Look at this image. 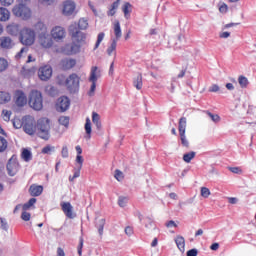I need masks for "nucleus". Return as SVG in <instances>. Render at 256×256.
Returning <instances> with one entry per match:
<instances>
[{
    "label": "nucleus",
    "instance_id": "6",
    "mask_svg": "<svg viewBox=\"0 0 256 256\" xmlns=\"http://www.w3.org/2000/svg\"><path fill=\"white\" fill-rule=\"evenodd\" d=\"M81 78L76 73L70 74L65 81V85L71 93H78L79 92V83Z\"/></svg>",
    "mask_w": 256,
    "mask_h": 256
},
{
    "label": "nucleus",
    "instance_id": "43",
    "mask_svg": "<svg viewBox=\"0 0 256 256\" xmlns=\"http://www.w3.org/2000/svg\"><path fill=\"white\" fill-rule=\"evenodd\" d=\"M211 195V191L207 187H202L201 188V196L204 197V199H207Z\"/></svg>",
    "mask_w": 256,
    "mask_h": 256
},
{
    "label": "nucleus",
    "instance_id": "15",
    "mask_svg": "<svg viewBox=\"0 0 256 256\" xmlns=\"http://www.w3.org/2000/svg\"><path fill=\"white\" fill-rule=\"evenodd\" d=\"M14 99L17 107H25V105H27V95H25L24 91L17 90Z\"/></svg>",
    "mask_w": 256,
    "mask_h": 256
},
{
    "label": "nucleus",
    "instance_id": "49",
    "mask_svg": "<svg viewBox=\"0 0 256 256\" xmlns=\"http://www.w3.org/2000/svg\"><path fill=\"white\" fill-rule=\"evenodd\" d=\"M61 155L64 159H67V157H69V149L67 148V146H63Z\"/></svg>",
    "mask_w": 256,
    "mask_h": 256
},
{
    "label": "nucleus",
    "instance_id": "63",
    "mask_svg": "<svg viewBox=\"0 0 256 256\" xmlns=\"http://www.w3.org/2000/svg\"><path fill=\"white\" fill-rule=\"evenodd\" d=\"M166 227H177V224L175 223V221L170 220L166 223Z\"/></svg>",
    "mask_w": 256,
    "mask_h": 256
},
{
    "label": "nucleus",
    "instance_id": "7",
    "mask_svg": "<svg viewBox=\"0 0 256 256\" xmlns=\"http://www.w3.org/2000/svg\"><path fill=\"white\" fill-rule=\"evenodd\" d=\"M186 129H187V118L182 117L179 119L178 131L180 135L181 144L183 145V147H186L188 149L189 140H187V136L185 135Z\"/></svg>",
    "mask_w": 256,
    "mask_h": 256
},
{
    "label": "nucleus",
    "instance_id": "10",
    "mask_svg": "<svg viewBox=\"0 0 256 256\" xmlns=\"http://www.w3.org/2000/svg\"><path fill=\"white\" fill-rule=\"evenodd\" d=\"M23 131L27 133V135H35V131H37L35 119L31 117L26 118L23 124Z\"/></svg>",
    "mask_w": 256,
    "mask_h": 256
},
{
    "label": "nucleus",
    "instance_id": "19",
    "mask_svg": "<svg viewBox=\"0 0 256 256\" xmlns=\"http://www.w3.org/2000/svg\"><path fill=\"white\" fill-rule=\"evenodd\" d=\"M60 65L64 71H69V69H73V67L77 65V61H75V59H63Z\"/></svg>",
    "mask_w": 256,
    "mask_h": 256
},
{
    "label": "nucleus",
    "instance_id": "46",
    "mask_svg": "<svg viewBox=\"0 0 256 256\" xmlns=\"http://www.w3.org/2000/svg\"><path fill=\"white\" fill-rule=\"evenodd\" d=\"M23 125H24V122L22 123L21 120H19V119H14L13 120V127L15 129H21V127H23Z\"/></svg>",
    "mask_w": 256,
    "mask_h": 256
},
{
    "label": "nucleus",
    "instance_id": "25",
    "mask_svg": "<svg viewBox=\"0 0 256 256\" xmlns=\"http://www.w3.org/2000/svg\"><path fill=\"white\" fill-rule=\"evenodd\" d=\"M21 157L26 163H29V161L33 159V154L27 148H24L22 150Z\"/></svg>",
    "mask_w": 256,
    "mask_h": 256
},
{
    "label": "nucleus",
    "instance_id": "21",
    "mask_svg": "<svg viewBox=\"0 0 256 256\" xmlns=\"http://www.w3.org/2000/svg\"><path fill=\"white\" fill-rule=\"evenodd\" d=\"M175 243L177 245V248L181 253H185V237L178 235L175 238Z\"/></svg>",
    "mask_w": 256,
    "mask_h": 256
},
{
    "label": "nucleus",
    "instance_id": "30",
    "mask_svg": "<svg viewBox=\"0 0 256 256\" xmlns=\"http://www.w3.org/2000/svg\"><path fill=\"white\" fill-rule=\"evenodd\" d=\"M96 227L98 229V233L100 235V237H103V229L105 227V219H100L96 222Z\"/></svg>",
    "mask_w": 256,
    "mask_h": 256
},
{
    "label": "nucleus",
    "instance_id": "27",
    "mask_svg": "<svg viewBox=\"0 0 256 256\" xmlns=\"http://www.w3.org/2000/svg\"><path fill=\"white\" fill-rule=\"evenodd\" d=\"M11 101V95L7 92H0V105L9 103Z\"/></svg>",
    "mask_w": 256,
    "mask_h": 256
},
{
    "label": "nucleus",
    "instance_id": "41",
    "mask_svg": "<svg viewBox=\"0 0 256 256\" xmlns=\"http://www.w3.org/2000/svg\"><path fill=\"white\" fill-rule=\"evenodd\" d=\"M8 142L5 138L0 136V153H3V151H6Z\"/></svg>",
    "mask_w": 256,
    "mask_h": 256
},
{
    "label": "nucleus",
    "instance_id": "35",
    "mask_svg": "<svg viewBox=\"0 0 256 256\" xmlns=\"http://www.w3.org/2000/svg\"><path fill=\"white\" fill-rule=\"evenodd\" d=\"M131 3H129V2H126L125 4H124V6H123V8H122V11H123V13H124V17H126V19H128V17H129V13H131Z\"/></svg>",
    "mask_w": 256,
    "mask_h": 256
},
{
    "label": "nucleus",
    "instance_id": "11",
    "mask_svg": "<svg viewBox=\"0 0 256 256\" xmlns=\"http://www.w3.org/2000/svg\"><path fill=\"white\" fill-rule=\"evenodd\" d=\"M38 76L41 81H49L53 76V68L49 65H45L39 68Z\"/></svg>",
    "mask_w": 256,
    "mask_h": 256
},
{
    "label": "nucleus",
    "instance_id": "48",
    "mask_svg": "<svg viewBox=\"0 0 256 256\" xmlns=\"http://www.w3.org/2000/svg\"><path fill=\"white\" fill-rule=\"evenodd\" d=\"M2 114H3L4 121H9V119H11V112L10 111L3 110Z\"/></svg>",
    "mask_w": 256,
    "mask_h": 256
},
{
    "label": "nucleus",
    "instance_id": "57",
    "mask_svg": "<svg viewBox=\"0 0 256 256\" xmlns=\"http://www.w3.org/2000/svg\"><path fill=\"white\" fill-rule=\"evenodd\" d=\"M219 37L221 39H229V37H231V33H229V32H222V33H220Z\"/></svg>",
    "mask_w": 256,
    "mask_h": 256
},
{
    "label": "nucleus",
    "instance_id": "14",
    "mask_svg": "<svg viewBox=\"0 0 256 256\" xmlns=\"http://www.w3.org/2000/svg\"><path fill=\"white\" fill-rule=\"evenodd\" d=\"M75 8H76L75 2L71 0H66L63 4L62 13L66 17H71V15L75 13Z\"/></svg>",
    "mask_w": 256,
    "mask_h": 256
},
{
    "label": "nucleus",
    "instance_id": "59",
    "mask_svg": "<svg viewBox=\"0 0 256 256\" xmlns=\"http://www.w3.org/2000/svg\"><path fill=\"white\" fill-rule=\"evenodd\" d=\"M228 201L231 205H237L239 199L235 198V197H230L228 198Z\"/></svg>",
    "mask_w": 256,
    "mask_h": 256
},
{
    "label": "nucleus",
    "instance_id": "38",
    "mask_svg": "<svg viewBox=\"0 0 256 256\" xmlns=\"http://www.w3.org/2000/svg\"><path fill=\"white\" fill-rule=\"evenodd\" d=\"M7 67H9V62H7L5 58H0V73L6 71Z\"/></svg>",
    "mask_w": 256,
    "mask_h": 256
},
{
    "label": "nucleus",
    "instance_id": "1",
    "mask_svg": "<svg viewBox=\"0 0 256 256\" xmlns=\"http://www.w3.org/2000/svg\"><path fill=\"white\" fill-rule=\"evenodd\" d=\"M69 33L72 38V43L65 46V50L68 51V55H76L81 51V47L85 45L87 41V34L83 33L77 28V23L70 25Z\"/></svg>",
    "mask_w": 256,
    "mask_h": 256
},
{
    "label": "nucleus",
    "instance_id": "44",
    "mask_svg": "<svg viewBox=\"0 0 256 256\" xmlns=\"http://www.w3.org/2000/svg\"><path fill=\"white\" fill-rule=\"evenodd\" d=\"M0 223L1 229H3V231H9V224L7 223V220L5 218H0Z\"/></svg>",
    "mask_w": 256,
    "mask_h": 256
},
{
    "label": "nucleus",
    "instance_id": "36",
    "mask_svg": "<svg viewBox=\"0 0 256 256\" xmlns=\"http://www.w3.org/2000/svg\"><path fill=\"white\" fill-rule=\"evenodd\" d=\"M35 30L41 31V33H47V27H45V24L43 22H37L35 24Z\"/></svg>",
    "mask_w": 256,
    "mask_h": 256
},
{
    "label": "nucleus",
    "instance_id": "54",
    "mask_svg": "<svg viewBox=\"0 0 256 256\" xmlns=\"http://www.w3.org/2000/svg\"><path fill=\"white\" fill-rule=\"evenodd\" d=\"M198 253H199V251L197 250V248H193V249L189 250V251L186 253V255H187V256H197Z\"/></svg>",
    "mask_w": 256,
    "mask_h": 256
},
{
    "label": "nucleus",
    "instance_id": "62",
    "mask_svg": "<svg viewBox=\"0 0 256 256\" xmlns=\"http://www.w3.org/2000/svg\"><path fill=\"white\" fill-rule=\"evenodd\" d=\"M57 256H65V251L63 250V248H57Z\"/></svg>",
    "mask_w": 256,
    "mask_h": 256
},
{
    "label": "nucleus",
    "instance_id": "18",
    "mask_svg": "<svg viewBox=\"0 0 256 256\" xmlns=\"http://www.w3.org/2000/svg\"><path fill=\"white\" fill-rule=\"evenodd\" d=\"M15 43L10 37L2 36L0 37V47L2 49H13Z\"/></svg>",
    "mask_w": 256,
    "mask_h": 256
},
{
    "label": "nucleus",
    "instance_id": "64",
    "mask_svg": "<svg viewBox=\"0 0 256 256\" xmlns=\"http://www.w3.org/2000/svg\"><path fill=\"white\" fill-rule=\"evenodd\" d=\"M210 249L212 251H217V249H219V243H213L211 246H210Z\"/></svg>",
    "mask_w": 256,
    "mask_h": 256
},
{
    "label": "nucleus",
    "instance_id": "5",
    "mask_svg": "<svg viewBox=\"0 0 256 256\" xmlns=\"http://www.w3.org/2000/svg\"><path fill=\"white\" fill-rule=\"evenodd\" d=\"M12 13L15 17H19L24 21H27V19H31V9L25 6V4H18L14 6L12 9Z\"/></svg>",
    "mask_w": 256,
    "mask_h": 256
},
{
    "label": "nucleus",
    "instance_id": "50",
    "mask_svg": "<svg viewBox=\"0 0 256 256\" xmlns=\"http://www.w3.org/2000/svg\"><path fill=\"white\" fill-rule=\"evenodd\" d=\"M114 177H115V179H117V181H122L123 180V172H121L120 170H116Z\"/></svg>",
    "mask_w": 256,
    "mask_h": 256
},
{
    "label": "nucleus",
    "instance_id": "26",
    "mask_svg": "<svg viewBox=\"0 0 256 256\" xmlns=\"http://www.w3.org/2000/svg\"><path fill=\"white\" fill-rule=\"evenodd\" d=\"M11 13L6 8H0V21H9Z\"/></svg>",
    "mask_w": 256,
    "mask_h": 256
},
{
    "label": "nucleus",
    "instance_id": "4",
    "mask_svg": "<svg viewBox=\"0 0 256 256\" xmlns=\"http://www.w3.org/2000/svg\"><path fill=\"white\" fill-rule=\"evenodd\" d=\"M20 43L26 47H30L35 43V30L31 28H23L20 31Z\"/></svg>",
    "mask_w": 256,
    "mask_h": 256
},
{
    "label": "nucleus",
    "instance_id": "31",
    "mask_svg": "<svg viewBox=\"0 0 256 256\" xmlns=\"http://www.w3.org/2000/svg\"><path fill=\"white\" fill-rule=\"evenodd\" d=\"M77 25V29H81L82 31H85V29H87V27H89V22H87V20L85 18H82L79 20Z\"/></svg>",
    "mask_w": 256,
    "mask_h": 256
},
{
    "label": "nucleus",
    "instance_id": "45",
    "mask_svg": "<svg viewBox=\"0 0 256 256\" xmlns=\"http://www.w3.org/2000/svg\"><path fill=\"white\" fill-rule=\"evenodd\" d=\"M51 151H55V147L51 146V145H47L46 147H44L42 149V153L44 155H49L51 153Z\"/></svg>",
    "mask_w": 256,
    "mask_h": 256
},
{
    "label": "nucleus",
    "instance_id": "13",
    "mask_svg": "<svg viewBox=\"0 0 256 256\" xmlns=\"http://www.w3.org/2000/svg\"><path fill=\"white\" fill-rule=\"evenodd\" d=\"M67 35V32H65V28L61 26H56L51 30V37L59 43V41H62Z\"/></svg>",
    "mask_w": 256,
    "mask_h": 256
},
{
    "label": "nucleus",
    "instance_id": "58",
    "mask_svg": "<svg viewBox=\"0 0 256 256\" xmlns=\"http://www.w3.org/2000/svg\"><path fill=\"white\" fill-rule=\"evenodd\" d=\"M229 171H231V173H236V174L241 173V169L239 167H230Z\"/></svg>",
    "mask_w": 256,
    "mask_h": 256
},
{
    "label": "nucleus",
    "instance_id": "61",
    "mask_svg": "<svg viewBox=\"0 0 256 256\" xmlns=\"http://www.w3.org/2000/svg\"><path fill=\"white\" fill-rule=\"evenodd\" d=\"M125 233H126V235L131 236V234L133 233V228L131 226H127L125 228Z\"/></svg>",
    "mask_w": 256,
    "mask_h": 256
},
{
    "label": "nucleus",
    "instance_id": "2",
    "mask_svg": "<svg viewBox=\"0 0 256 256\" xmlns=\"http://www.w3.org/2000/svg\"><path fill=\"white\" fill-rule=\"evenodd\" d=\"M36 131L38 137L40 139H44V141H49L51 134V124L48 118H41L37 121Z\"/></svg>",
    "mask_w": 256,
    "mask_h": 256
},
{
    "label": "nucleus",
    "instance_id": "47",
    "mask_svg": "<svg viewBox=\"0 0 256 256\" xmlns=\"http://www.w3.org/2000/svg\"><path fill=\"white\" fill-rule=\"evenodd\" d=\"M21 219L23 221H30L31 220V213L27 212V211H23L21 214Z\"/></svg>",
    "mask_w": 256,
    "mask_h": 256
},
{
    "label": "nucleus",
    "instance_id": "3",
    "mask_svg": "<svg viewBox=\"0 0 256 256\" xmlns=\"http://www.w3.org/2000/svg\"><path fill=\"white\" fill-rule=\"evenodd\" d=\"M28 103L34 111H41V109H43V94L37 90H32L29 95Z\"/></svg>",
    "mask_w": 256,
    "mask_h": 256
},
{
    "label": "nucleus",
    "instance_id": "9",
    "mask_svg": "<svg viewBox=\"0 0 256 256\" xmlns=\"http://www.w3.org/2000/svg\"><path fill=\"white\" fill-rule=\"evenodd\" d=\"M38 43L44 49H51V47H53V38L47 32L40 33L38 36Z\"/></svg>",
    "mask_w": 256,
    "mask_h": 256
},
{
    "label": "nucleus",
    "instance_id": "12",
    "mask_svg": "<svg viewBox=\"0 0 256 256\" xmlns=\"http://www.w3.org/2000/svg\"><path fill=\"white\" fill-rule=\"evenodd\" d=\"M71 105V101L66 96H61L58 98L56 103V110L59 111V113H65L67 109H69Z\"/></svg>",
    "mask_w": 256,
    "mask_h": 256
},
{
    "label": "nucleus",
    "instance_id": "42",
    "mask_svg": "<svg viewBox=\"0 0 256 256\" xmlns=\"http://www.w3.org/2000/svg\"><path fill=\"white\" fill-rule=\"evenodd\" d=\"M58 121L60 125H63L64 127H69V117L61 116Z\"/></svg>",
    "mask_w": 256,
    "mask_h": 256
},
{
    "label": "nucleus",
    "instance_id": "29",
    "mask_svg": "<svg viewBox=\"0 0 256 256\" xmlns=\"http://www.w3.org/2000/svg\"><path fill=\"white\" fill-rule=\"evenodd\" d=\"M85 131H86V134H87L85 136V138L86 139H91V131H92V129H91V119H89V118H86Z\"/></svg>",
    "mask_w": 256,
    "mask_h": 256
},
{
    "label": "nucleus",
    "instance_id": "34",
    "mask_svg": "<svg viewBox=\"0 0 256 256\" xmlns=\"http://www.w3.org/2000/svg\"><path fill=\"white\" fill-rule=\"evenodd\" d=\"M238 83H239L240 87H242V89H245V87H247V85H249V80L245 76H239Z\"/></svg>",
    "mask_w": 256,
    "mask_h": 256
},
{
    "label": "nucleus",
    "instance_id": "28",
    "mask_svg": "<svg viewBox=\"0 0 256 256\" xmlns=\"http://www.w3.org/2000/svg\"><path fill=\"white\" fill-rule=\"evenodd\" d=\"M134 87L136 89L141 90L143 87V76L141 74H138L136 78L134 79Z\"/></svg>",
    "mask_w": 256,
    "mask_h": 256
},
{
    "label": "nucleus",
    "instance_id": "51",
    "mask_svg": "<svg viewBox=\"0 0 256 256\" xmlns=\"http://www.w3.org/2000/svg\"><path fill=\"white\" fill-rule=\"evenodd\" d=\"M83 156H81V155H77L76 156V163H78L79 164V166H78V168L79 169H82V167H83Z\"/></svg>",
    "mask_w": 256,
    "mask_h": 256
},
{
    "label": "nucleus",
    "instance_id": "37",
    "mask_svg": "<svg viewBox=\"0 0 256 256\" xmlns=\"http://www.w3.org/2000/svg\"><path fill=\"white\" fill-rule=\"evenodd\" d=\"M129 201V197L127 196H119L118 205L119 207H125Z\"/></svg>",
    "mask_w": 256,
    "mask_h": 256
},
{
    "label": "nucleus",
    "instance_id": "40",
    "mask_svg": "<svg viewBox=\"0 0 256 256\" xmlns=\"http://www.w3.org/2000/svg\"><path fill=\"white\" fill-rule=\"evenodd\" d=\"M205 113L208 115V117H210V119H212L214 123H219L221 121V117H219V115L213 114L209 111H205Z\"/></svg>",
    "mask_w": 256,
    "mask_h": 256
},
{
    "label": "nucleus",
    "instance_id": "23",
    "mask_svg": "<svg viewBox=\"0 0 256 256\" xmlns=\"http://www.w3.org/2000/svg\"><path fill=\"white\" fill-rule=\"evenodd\" d=\"M92 123L95 124L98 131H101V116L97 112H92Z\"/></svg>",
    "mask_w": 256,
    "mask_h": 256
},
{
    "label": "nucleus",
    "instance_id": "60",
    "mask_svg": "<svg viewBox=\"0 0 256 256\" xmlns=\"http://www.w3.org/2000/svg\"><path fill=\"white\" fill-rule=\"evenodd\" d=\"M227 4H222L220 7H219V11L220 13H227Z\"/></svg>",
    "mask_w": 256,
    "mask_h": 256
},
{
    "label": "nucleus",
    "instance_id": "56",
    "mask_svg": "<svg viewBox=\"0 0 256 256\" xmlns=\"http://www.w3.org/2000/svg\"><path fill=\"white\" fill-rule=\"evenodd\" d=\"M14 0H0L1 5H4V7H9V5H12Z\"/></svg>",
    "mask_w": 256,
    "mask_h": 256
},
{
    "label": "nucleus",
    "instance_id": "8",
    "mask_svg": "<svg viewBox=\"0 0 256 256\" xmlns=\"http://www.w3.org/2000/svg\"><path fill=\"white\" fill-rule=\"evenodd\" d=\"M97 69H98L97 66H93L91 68L89 81H90V83H92V85L90 87V91L88 92V95L90 97H93V95H95V89H97V80L100 77V75L97 74Z\"/></svg>",
    "mask_w": 256,
    "mask_h": 256
},
{
    "label": "nucleus",
    "instance_id": "22",
    "mask_svg": "<svg viewBox=\"0 0 256 256\" xmlns=\"http://www.w3.org/2000/svg\"><path fill=\"white\" fill-rule=\"evenodd\" d=\"M7 33H9V35H13L14 37H17V35H19V33L21 34V31L19 30V24L8 25Z\"/></svg>",
    "mask_w": 256,
    "mask_h": 256
},
{
    "label": "nucleus",
    "instance_id": "32",
    "mask_svg": "<svg viewBox=\"0 0 256 256\" xmlns=\"http://www.w3.org/2000/svg\"><path fill=\"white\" fill-rule=\"evenodd\" d=\"M117 41L118 40L116 39H112L111 45L107 48V55H109V57H111V55L113 54V51L117 49Z\"/></svg>",
    "mask_w": 256,
    "mask_h": 256
},
{
    "label": "nucleus",
    "instance_id": "20",
    "mask_svg": "<svg viewBox=\"0 0 256 256\" xmlns=\"http://www.w3.org/2000/svg\"><path fill=\"white\" fill-rule=\"evenodd\" d=\"M29 193L31 197H39L43 193V186L32 184L29 188Z\"/></svg>",
    "mask_w": 256,
    "mask_h": 256
},
{
    "label": "nucleus",
    "instance_id": "24",
    "mask_svg": "<svg viewBox=\"0 0 256 256\" xmlns=\"http://www.w3.org/2000/svg\"><path fill=\"white\" fill-rule=\"evenodd\" d=\"M114 35H115V39L116 41H119V39H121L122 37V33H121V24L119 23V21H116L114 23Z\"/></svg>",
    "mask_w": 256,
    "mask_h": 256
},
{
    "label": "nucleus",
    "instance_id": "39",
    "mask_svg": "<svg viewBox=\"0 0 256 256\" xmlns=\"http://www.w3.org/2000/svg\"><path fill=\"white\" fill-rule=\"evenodd\" d=\"M103 39H105V33L100 32L98 34L97 41H96V44L94 46V50L99 49V46L101 45V42L103 41Z\"/></svg>",
    "mask_w": 256,
    "mask_h": 256
},
{
    "label": "nucleus",
    "instance_id": "52",
    "mask_svg": "<svg viewBox=\"0 0 256 256\" xmlns=\"http://www.w3.org/2000/svg\"><path fill=\"white\" fill-rule=\"evenodd\" d=\"M219 85L213 84L212 86L209 87V92L210 93H217L219 92Z\"/></svg>",
    "mask_w": 256,
    "mask_h": 256
},
{
    "label": "nucleus",
    "instance_id": "17",
    "mask_svg": "<svg viewBox=\"0 0 256 256\" xmlns=\"http://www.w3.org/2000/svg\"><path fill=\"white\" fill-rule=\"evenodd\" d=\"M61 208L68 219H75V215L73 214V206L71 205V203L62 202Z\"/></svg>",
    "mask_w": 256,
    "mask_h": 256
},
{
    "label": "nucleus",
    "instance_id": "33",
    "mask_svg": "<svg viewBox=\"0 0 256 256\" xmlns=\"http://www.w3.org/2000/svg\"><path fill=\"white\" fill-rule=\"evenodd\" d=\"M195 155H196V153L193 152V151L192 152H188V153L183 155V161L185 163H191V160L195 159Z\"/></svg>",
    "mask_w": 256,
    "mask_h": 256
},
{
    "label": "nucleus",
    "instance_id": "55",
    "mask_svg": "<svg viewBox=\"0 0 256 256\" xmlns=\"http://www.w3.org/2000/svg\"><path fill=\"white\" fill-rule=\"evenodd\" d=\"M186 73H187V66L180 71V73L177 75V79H183Z\"/></svg>",
    "mask_w": 256,
    "mask_h": 256
},
{
    "label": "nucleus",
    "instance_id": "16",
    "mask_svg": "<svg viewBox=\"0 0 256 256\" xmlns=\"http://www.w3.org/2000/svg\"><path fill=\"white\" fill-rule=\"evenodd\" d=\"M6 167L10 177H15V175H17L19 172V162L16 160L10 159Z\"/></svg>",
    "mask_w": 256,
    "mask_h": 256
},
{
    "label": "nucleus",
    "instance_id": "53",
    "mask_svg": "<svg viewBox=\"0 0 256 256\" xmlns=\"http://www.w3.org/2000/svg\"><path fill=\"white\" fill-rule=\"evenodd\" d=\"M83 254V237H80V242L78 245V255L81 256Z\"/></svg>",
    "mask_w": 256,
    "mask_h": 256
}]
</instances>
